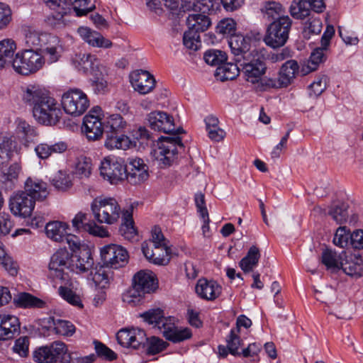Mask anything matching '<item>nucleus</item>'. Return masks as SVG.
<instances>
[{
	"label": "nucleus",
	"instance_id": "nucleus-55",
	"mask_svg": "<svg viewBox=\"0 0 363 363\" xmlns=\"http://www.w3.org/2000/svg\"><path fill=\"white\" fill-rule=\"evenodd\" d=\"M203 58L207 64L218 67L221 65L227 60L225 52L218 50H210L206 51Z\"/></svg>",
	"mask_w": 363,
	"mask_h": 363
},
{
	"label": "nucleus",
	"instance_id": "nucleus-42",
	"mask_svg": "<svg viewBox=\"0 0 363 363\" xmlns=\"http://www.w3.org/2000/svg\"><path fill=\"white\" fill-rule=\"evenodd\" d=\"M122 220L123 223L119 228L121 234L128 240L133 239L136 235L133 218V206L123 211Z\"/></svg>",
	"mask_w": 363,
	"mask_h": 363
},
{
	"label": "nucleus",
	"instance_id": "nucleus-43",
	"mask_svg": "<svg viewBox=\"0 0 363 363\" xmlns=\"http://www.w3.org/2000/svg\"><path fill=\"white\" fill-rule=\"evenodd\" d=\"M260 256L259 249L252 245L250 247L246 256L240 261L239 266L245 273L250 272L257 265Z\"/></svg>",
	"mask_w": 363,
	"mask_h": 363
},
{
	"label": "nucleus",
	"instance_id": "nucleus-45",
	"mask_svg": "<svg viewBox=\"0 0 363 363\" xmlns=\"http://www.w3.org/2000/svg\"><path fill=\"white\" fill-rule=\"evenodd\" d=\"M291 16L296 19H303L311 14L310 4L306 0H294L290 6Z\"/></svg>",
	"mask_w": 363,
	"mask_h": 363
},
{
	"label": "nucleus",
	"instance_id": "nucleus-34",
	"mask_svg": "<svg viewBox=\"0 0 363 363\" xmlns=\"http://www.w3.org/2000/svg\"><path fill=\"white\" fill-rule=\"evenodd\" d=\"M186 23L189 27L188 30L199 34L210 27L211 21L204 13H191L187 17Z\"/></svg>",
	"mask_w": 363,
	"mask_h": 363
},
{
	"label": "nucleus",
	"instance_id": "nucleus-40",
	"mask_svg": "<svg viewBox=\"0 0 363 363\" xmlns=\"http://www.w3.org/2000/svg\"><path fill=\"white\" fill-rule=\"evenodd\" d=\"M16 123L17 133L22 141H23L25 145L28 146V144L33 143L38 135L36 129L21 118H18Z\"/></svg>",
	"mask_w": 363,
	"mask_h": 363
},
{
	"label": "nucleus",
	"instance_id": "nucleus-60",
	"mask_svg": "<svg viewBox=\"0 0 363 363\" xmlns=\"http://www.w3.org/2000/svg\"><path fill=\"white\" fill-rule=\"evenodd\" d=\"M216 33L223 35H234L236 30V23L233 18H224L216 26Z\"/></svg>",
	"mask_w": 363,
	"mask_h": 363
},
{
	"label": "nucleus",
	"instance_id": "nucleus-49",
	"mask_svg": "<svg viewBox=\"0 0 363 363\" xmlns=\"http://www.w3.org/2000/svg\"><path fill=\"white\" fill-rule=\"evenodd\" d=\"M106 268L107 267L104 264L96 266L94 272H91L93 281L101 289L108 286L111 278L110 272Z\"/></svg>",
	"mask_w": 363,
	"mask_h": 363
},
{
	"label": "nucleus",
	"instance_id": "nucleus-19",
	"mask_svg": "<svg viewBox=\"0 0 363 363\" xmlns=\"http://www.w3.org/2000/svg\"><path fill=\"white\" fill-rule=\"evenodd\" d=\"M72 225L79 232H88L91 235L100 238L108 236L107 230L88 219L86 213L81 212L77 213L72 220Z\"/></svg>",
	"mask_w": 363,
	"mask_h": 363
},
{
	"label": "nucleus",
	"instance_id": "nucleus-53",
	"mask_svg": "<svg viewBox=\"0 0 363 363\" xmlns=\"http://www.w3.org/2000/svg\"><path fill=\"white\" fill-rule=\"evenodd\" d=\"M67 7L72 6L77 16H82L95 9V5L89 6V0H66Z\"/></svg>",
	"mask_w": 363,
	"mask_h": 363
},
{
	"label": "nucleus",
	"instance_id": "nucleus-23",
	"mask_svg": "<svg viewBox=\"0 0 363 363\" xmlns=\"http://www.w3.org/2000/svg\"><path fill=\"white\" fill-rule=\"evenodd\" d=\"M20 321L15 315H0V341L13 338L20 333Z\"/></svg>",
	"mask_w": 363,
	"mask_h": 363
},
{
	"label": "nucleus",
	"instance_id": "nucleus-15",
	"mask_svg": "<svg viewBox=\"0 0 363 363\" xmlns=\"http://www.w3.org/2000/svg\"><path fill=\"white\" fill-rule=\"evenodd\" d=\"M35 202L23 191L15 193L9 200V208L15 216L26 218L31 215Z\"/></svg>",
	"mask_w": 363,
	"mask_h": 363
},
{
	"label": "nucleus",
	"instance_id": "nucleus-47",
	"mask_svg": "<svg viewBox=\"0 0 363 363\" xmlns=\"http://www.w3.org/2000/svg\"><path fill=\"white\" fill-rule=\"evenodd\" d=\"M142 251L146 259L155 264L165 265L169 262V255H166L164 252L161 255L159 253V250L155 249L154 251L145 242L142 244Z\"/></svg>",
	"mask_w": 363,
	"mask_h": 363
},
{
	"label": "nucleus",
	"instance_id": "nucleus-31",
	"mask_svg": "<svg viewBox=\"0 0 363 363\" xmlns=\"http://www.w3.org/2000/svg\"><path fill=\"white\" fill-rule=\"evenodd\" d=\"M43 1L50 9L54 11V13L48 17L50 23L57 25L62 23L64 16L69 10V7H67L66 0H43Z\"/></svg>",
	"mask_w": 363,
	"mask_h": 363
},
{
	"label": "nucleus",
	"instance_id": "nucleus-30",
	"mask_svg": "<svg viewBox=\"0 0 363 363\" xmlns=\"http://www.w3.org/2000/svg\"><path fill=\"white\" fill-rule=\"evenodd\" d=\"M239 329H231L229 335L227 337V345H219L218 347V354L220 357H225L230 353L234 356H240L238 351L241 345L242 340L239 336Z\"/></svg>",
	"mask_w": 363,
	"mask_h": 363
},
{
	"label": "nucleus",
	"instance_id": "nucleus-33",
	"mask_svg": "<svg viewBox=\"0 0 363 363\" xmlns=\"http://www.w3.org/2000/svg\"><path fill=\"white\" fill-rule=\"evenodd\" d=\"M238 62H225L216 68L215 76L217 79L224 82L235 79L241 73V67Z\"/></svg>",
	"mask_w": 363,
	"mask_h": 363
},
{
	"label": "nucleus",
	"instance_id": "nucleus-46",
	"mask_svg": "<svg viewBox=\"0 0 363 363\" xmlns=\"http://www.w3.org/2000/svg\"><path fill=\"white\" fill-rule=\"evenodd\" d=\"M47 236L56 242H63L66 235L65 224L60 221H53L45 226Z\"/></svg>",
	"mask_w": 363,
	"mask_h": 363
},
{
	"label": "nucleus",
	"instance_id": "nucleus-26",
	"mask_svg": "<svg viewBox=\"0 0 363 363\" xmlns=\"http://www.w3.org/2000/svg\"><path fill=\"white\" fill-rule=\"evenodd\" d=\"M81 38L89 45L93 47L108 48L112 46V43L105 38L101 33L87 27H80L77 30Z\"/></svg>",
	"mask_w": 363,
	"mask_h": 363
},
{
	"label": "nucleus",
	"instance_id": "nucleus-50",
	"mask_svg": "<svg viewBox=\"0 0 363 363\" xmlns=\"http://www.w3.org/2000/svg\"><path fill=\"white\" fill-rule=\"evenodd\" d=\"M48 323L54 326V330L58 335L71 336L75 332L74 325L69 321L60 319L55 320L53 317H49Z\"/></svg>",
	"mask_w": 363,
	"mask_h": 363
},
{
	"label": "nucleus",
	"instance_id": "nucleus-14",
	"mask_svg": "<svg viewBox=\"0 0 363 363\" xmlns=\"http://www.w3.org/2000/svg\"><path fill=\"white\" fill-rule=\"evenodd\" d=\"M100 174L111 184H117L127 177L125 165L114 158H105L100 166Z\"/></svg>",
	"mask_w": 363,
	"mask_h": 363
},
{
	"label": "nucleus",
	"instance_id": "nucleus-10",
	"mask_svg": "<svg viewBox=\"0 0 363 363\" xmlns=\"http://www.w3.org/2000/svg\"><path fill=\"white\" fill-rule=\"evenodd\" d=\"M72 257L73 255L66 248L57 250L52 255L49 263L50 276L60 280H67L69 276L67 271H74Z\"/></svg>",
	"mask_w": 363,
	"mask_h": 363
},
{
	"label": "nucleus",
	"instance_id": "nucleus-12",
	"mask_svg": "<svg viewBox=\"0 0 363 363\" xmlns=\"http://www.w3.org/2000/svg\"><path fill=\"white\" fill-rule=\"evenodd\" d=\"M128 253L121 245L111 244L101 249L103 264L108 268L118 269L125 267L128 262Z\"/></svg>",
	"mask_w": 363,
	"mask_h": 363
},
{
	"label": "nucleus",
	"instance_id": "nucleus-57",
	"mask_svg": "<svg viewBox=\"0 0 363 363\" xmlns=\"http://www.w3.org/2000/svg\"><path fill=\"white\" fill-rule=\"evenodd\" d=\"M150 138L151 135L149 131L145 127L142 126L133 128L130 132V137H129L130 143H133L135 145H136L137 143L140 145L147 144Z\"/></svg>",
	"mask_w": 363,
	"mask_h": 363
},
{
	"label": "nucleus",
	"instance_id": "nucleus-22",
	"mask_svg": "<svg viewBox=\"0 0 363 363\" xmlns=\"http://www.w3.org/2000/svg\"><path fill=\"white\" fill-rule=\"evenodd\" d=\"M23 191L35 202L44 200L49 194L47 183L36 177H28L26 180Z\"/></svg>",
	"mask_w": 363,
	"mask_h": 363
},
{
	"label": "nucleus",
	"instance_id": "nucleus-1",
	"mask_svg": "<svg viewBox=\"0 0 363 363\" xmlns=\"http://www.w3.org/2000/svg\"><path fill=\"white\" fill-rule=\"evenodd\" d=\"M147 120L152 129L174 135L160 138L158 147L153 151V157L160 167L167 168L177 158L178 149L184 147L179 136L184 133V130L181 127L176 129L172 116L164 111H152L147 115Z\"/></svg>",
	"mask_w": 363,
	"mask_h": 363
},
{
	"label": "nucleus",
	"instance_id": "nucleus-20",
	"mask_svg": "<svg viewBox=\"0 0 363 363\" xmlns=\"http://www.w3.org/2000/svg\"><path fill=\"white\" fill-rule=\"evenodd\" d=\"M130 82L135 91L141 94H146L152 91L156 81L147 71L136 70L130 74Z\"/></svg>",
	"mask_w": 363,
	"mask_h": 363
},
{
	"label": "nucleus",
	"instance_id": "nucleus-13",
	"mask_svg": "<svg viewBox=\"0 0 363 363\" xmlns=\"http://www.w3.org/2000/svg\"><path fill=\"white\" fill-rule=\"evenodd\" d=\"M299 66L296 60H290L284 62L281 67L278 78H269L267 80V87L271 88H282L287 87L294 80L296 75L298 72Z\"/></svg>",
	"mask_w": 363,
	"mask_h": 363
},
{
	"label": "nucleus",
	"instance_id": "nucleus-58",
	"mask_svg": "<svg viewBox=\"0 0 363 363\" xmlns=\"http://www.w3.org/2000/svg\"><path fill=\"white\" fill-rule=\"evenodd\" d=\"M328 77L325 75L319 76L309 86V96L317 98L327 88Z\"/></svg>",
	"mask_w": 363,
	"mask_h": 363
},
{
	"label": "nucleus",
	"instance_id": "nucleus-7",
	"mask_svg": "<svg viewBox=\"0 0 363 363\" xmlns=\"http://www.w3.org/2000/svg\"><path fill=\"white\" fill-rule=\"evenodd\" d=\"M292 20L289 16L272 21L267 28L264 41L267 45L277 48L284 46L289 39Z\"/></svg>",
	"mask_w": 363,
	"mask_h": 363
},
{
	"label": "nucleus",
	"instance_id": "nucleus-52",
	"mask_svg": "<svg viewBox=\"0 0 363 363\" xmlns=\"http://www.w3.org/2000/svg\"><path fill=\"white\" fill-rule=\"evenodd\" d=\"M13 140L8 138H0V168L6 165L13 154Z\"/></svg>",
	"mask_w": 363,
	"mask_h": 363
},
{
	"label": "nucleus",
	"instance_id": "nucleus-11",
	"mask_svg": "<svg viewBox=\"0 0 363 363\" xmlns=\"http://www.w3.org/2000/svg\"><path fill=\"white\" fill-rule=\"evenodd\" d=\"M62 106L67 114L79 116L86 111L89 101L86 94L80 89H70L62 95Z\"/></svg>",
	"mask_w": 363,
	"mask_h": 363
},
{
	"label": "nucleus",
	"instance_id": "nucleus-2",
	"mask_svg": "<svg viewBox=\"0 0 363 363\" xmlns=\"http://www.w3.org/2000/svg\"><path fill=\"white\" fill-rule=\"evenodd\" d=\"M23 99L33 106V117L40 124L56 125L62 116V111L57 101L38 86L28 85Z\"/></svg>",
	"mask_w": 363,
	"mask_h": 363
},
{
	"label": "nucleus",
	"instance_id": "nucleus-8",
	"mask_svg": "<svg viewBox=\"0 0 363 363\" xmlns=\"http://www.w3.org/2000/svg\"><path fill=\"white\" fill-rule=\"evenodd\" d=\"M45 62V60L42 54L33 49H27L16 55L13 61V67L16 72L28 75L40 70Z\"/></svg>",
	"mask_w": 363,
	"mask_h": 363
},
{
	"label": "nucleus",
	"instance_id": "nucleus-24",
	"mask_svg": "<svg viewBox=\"0 0 363 363\" xmlns=\"http://www.w3.org/2000/svg\"><path fill=\"white\" fill-rule=\"evenodd\" d=\"M21 171L22 165L21 162H16L11 164L6 172L0 173V188L6 191L13 190Z\"/></svg>",
	"mask_w": 363,
	"mask_h": 363
},
{
	"label": "nucleus",
	"instance_id": "nucleus-64",
	"mask_svg": "<svg viewBox=\"0 0 363 363\" xmlns=\"http://www.w3.org/2000/svg\"><path fill=\"white\" fill-rule=\"evenodd\" d=\"M327 50V48H323L321 45L320 48H317L312 52L308 63V68L310 71H315L318 65L324 61L325 59L324 50Z\"/></svg>",
	"mask_w": 363,
	"mask_h": 363
},
{
	"label": "nucleus",
	"instance_id": "nucleus-62",
	"mask_svg": "<svg viewBox=\"0 0 363 363\" xmlns=\"http://www.w3.org/2000/svg\"><path fill=\"white\" fill-rule=\"evenodd\" d=\"M350 235L345 226H340L337 229L333 242L336 246L344 248L348 245L349 242L350 243Z\"/></svg>",
	"mask_w": 363,
	"mask_h": 363
},
{
	"label": "nucleus",
	"instance_id": "nucleus-4",
	"mask_svg": "<svg viewBox=\"0 0 363 363\" xmlns=\"http://www.w3.org/2000/svg\"><path fill=\"white\" fill-rule=\"evenodd\" d=\"M158 288L156 276L150 271L140 270L133 277L132 289L123 295V301L131 306L140 304L147 294Z\"/></svg>",
	"mask_w": 363,
	"mask_h": 363
},
{
	"label": "nucleus",
	"instance_id": "nucleus-48",
	"mask_svg": "<svg viewBox=\"0 0 363 363\" xmlns=\"http://www.w3.org/2000/svg\"><path fill=\"white\" fill-rule=\"evenodd\" d=\"M348 204L345 202L334 203L331 205L328 214L337 224H342L348 217Z\"/></svg>",
	"mask_w": 363,
	"mask_h": 363
},
{
	"label": "nucleus",
	"instance_id": "nucleus-59",
	"mask_svg": "<svg viewBox=\"0 0 363 363\" xmlns=\"http://www.w3.org/2000/svg\"><path fill=\"white\" fill-rule=\"evenodd\" d=\"M0 264L4 269L12 276H15L18 273L17 264L14 262L11 257L6 255L2 243L0 242Z\"/></svg>",
	"mask_w": 363,
	"mask_h": 363
},
{
	"label": "nucleus",
	"instance_id": "nucleus-54",
	"mask_svg": "<svg viewBox=\"0 0 363 363\" xmlns=\"http://www.w3.org/2000/svg\"><path fill=\"white\" fill-rule=\"evenodd\" d=\"M323 28V23L319 18L309 16L308 19L305 23L303 29V37L309 39L311 35H318L320 33Z\"/></svg>",
	"mask_w": 363,
	"mask_h": 363
},
{
	"label": "nucleus",
	"instance_id": "nucleus-39",
	"mask_svg": "<svg viewBox=\"0 0 363 363\" xmlns=\"http://www.w3.org/2000/svg\"><path fill=\"white\" fill-rule=\"evenodd\" d=\"M67 145L64 142L55 144L40 143L35 147L37 156L42 160L48 159L52 154L62 153L66 151Z\"/></svg>",
	"mask_w": 363,
	"mask_h": 363
},
{
	"label": "nucleus",
	"instance_id": "nucleus-3",
	"mask_svg": "<svg viewBox=\"0 0 363 363\" xmlns=\"http://www.w3.org/2000/svg\"><path fill=\"white\" fill-rule=\"evenodd\" d=\"M241 67V74L243 79L252 84L260 91L268 89L267 80L269 78L263 77L267 71V65L264 57L256 50H252V54L239 62Z\"/></svg>",
	"mask_w": 363,
	"mask_h": 363
},
{
	"label": "nucleus",
	"instance_id": "nucleus-37",
	"mask_svg": "<svg viewBox=\"0 0 363 363\" xmlns=\"http://www.w3.org/2000/svg\"><path fill=\"white\" fill-rule=\"evenodd\" d=\"M13 301L17 306L23 308H43L46 306L45 301L27 292L15 296Z\"/></svg>",
	"mask_w": 363,
	"mask_h": 363
},
{
	"label": "nucleus",
	"instance_id": "nucleus-29",
	"mask_svg": "<svg viewBox=\"0 0 363 363\" xmlns=\"http://www.w3.org/2000/svg\"><path fill=\"white\" fill-rule=\"evenodd\" d=\"M340 267L348 276L359 278L363 275V260L355 255L347 256L344 253V259Z\"/></svg>",
	"mask_w": 363,
	"mask_h": 363
},
{
	"label": "nucleus",
	"instance_id": "nucleus-18",
	"mask_svg": "<svg viewBox=\"0 0 363 363\" xmlns=\"http://www.w3.org/2000/svg\"><path fill=\"white\" fill-rule=\"evenodd\" d=\"M228 45L233 55V61L239 62L245 57L252 54L251 48V39L242 35H234L229 38Z\"/></svg>",
	"mask_w": 363,
	"mask_h": 363
},
{
	"label": "nucleus",
	"instance_id": "nucleus-61",
	"mask_svg": "<svg viewBox=\"0 0 363 363\" xmlns=\"http://www.w3.org/2000/svg\"><path fill=\"white\" fill-rule=\"evenodd\" d=\"M183 43L186 48L196 51L201 46L200 35L187 30L184 33Z\"/></svg>",
	"mask_w": 363,
	"mask_h": 363
},
{
	"label": "nucleus",
	"instance_id": "nucleus-9",
	"mask_svg": "<svg viewBox=\"0 0 363 363\" xmlns=\"http://www.w3.org/2000/svg\"><path fill=\"white\" fill-rule=\"evenodd\" d=\"M96 220L101 223H116L121 213V208L113 198L95 199L91 206Z\"/></svg>",
	"mask_w": 363,
	"mask_h": 363
},
{
	"label": "nucleus",
	"instance_id": "nucleus-21",
	"mask_svg": "<svg viewBox=\"0 0 363 363\" xmlns=\"http://www.w3.org/2000/svg\"><path fill=\"white\" fill-rule=\"evenodd\" d=\"M82 130L89 140H99L104 133V123L99 115L89 113L84 117Z\"/></svg>",
	"mask_w": 363,
	"mask_h": 363
},
{
	"label": "nucleus",
	"instance_id": "nucleus-63",
	"mask_svg": "<svg viewBox=\"0 0 363 363\" xmlns=\"http://www.w3.org/2000/svg\"><path fill=\"white\" fill-rule=\"evenodd\" d=\"M58 292L60 296L68 303L80 308L83 307L80 297L70 289L61 286L58 289Z\"/></svg>",
	"mask_w": 363,
	"mask_h": 363
},
{
	"label": "nucleus",
	"instance_id": "nucleus-5",
	"mask_svg": "<svg viewBox=\"0 0 363 363\" xmlns=\"http://www.w3.org/2000/svg\"><path fill=\"white\" fill-rule=\"evenodd\" d=\"M104 123L106 137L105 147L109 150L128 147L130 140L129 137L124 134L127 123L123 118L118 114H113Z\"/></svg>",
	"mask_w": 363,
	"mask_h": 363
},
{
	"label": "nucleus",
	"instance_id": "nucleus-27",
	"mask_svg": "<svg viewBox=\"0 0 363 363\" xmlns=\"http://www.w3.org/2000/svg\"><path fill=\"white\" fill-rule=\"evenodd\" d=\"M161 333L167 340L174 343L190 339L192 336L190 329L187 328L181 329L176 327L172 317V320L168 322Z\"/></svg>",
	"mask_w": 363,
	"mask_h": 363
},
{
	"label": "nucleus",
	"instance_id": "nucleus-17",
	"mask_svg": "<svg viewBox=\"0 0 363 363\" xmlns=\"http://www.w3.org/2000/svg\"><path fill=\"white\" fill-rule=\"evenodd\" d=\"M116 338L121 345L138 349L141 345H145L146 334L143 330L140 328H125L118 332Z\"/></svg>",
	"mask_w": 363,
	"mask_h": 363
},
{
	"label": "nucleus",
	"instance_id": "nucleus-28",
	"mask_svg": "<svg viewBox=\"0 0 363 363\" xmlns=\"http://www.w3.org/2000/svg\"><path fill=\"white\" fill-rule=\"evenodd\" d=\"M145 322L152 325L153 328H157L160 333L169 321L172 320V317H165L163 310L157 308H151L140 315Z\"/></svg>",
	"mask_w": 363,
	"mask_h": 363
},
{
	"label": "nucleus",
	"instance_id": "nucleus-32",
	"mask_svg": "<svg viewBox=\"0 0 363 363\" xmlns=\"http://www.w3.org/2000/svg\"><path fill=\"white\" fill-rule=\"evenodd\" d=\"M42 55L45 57H47V60L49 63L57 62L61 55L62 47L60 45L59 38L53 35H51L48 41L45 43L43 48H40Z\"/></svg>",
	"mask_w": 363,
	"mask_h": 363
},
{
	"label": "nucleus",
	"instance_id": "nucleus-35",
	"mask_svg": "<svg viewBox=\"0 0 363 363\" xmlns=\"http://www.w3.org/2000/svg\"><path fill=\"white\" fill-rule=\"evenodd\" d=\"M72 259L74 271L77 269L80 272H86L94 265V259L88 247H83L78 252V255H73Z\"/></svg>",
	"mask_w": 363,
	"mask_h": 363
},
{
	"label": "nucleus",
	"instance_id": "nucleus-44",
	"mask_svg": "<svg viewBox=\"0 0 363 363\" xmlns=\"http://www.w3.org/2000/svg\"><path fill=\"white\" fill-rule=\"evenodd\" d=\"M51 34L45 33H40L35 30L28 29L26 33L25 43L30 49L36 48L40 49L43 47L45 43Z\"/></svg>",
	"mask_w": 363,
	"mask_h": 363
},
{
	"label": "nucleus",
	"instance_id": "nucleus-41",
	"mask_svg": "<svg viewBox=\"0 0 363 363\" xmlns=\"http://www.w3.org/2000/svg\"><path fill=\"white\" fill-rule=\"evenodd\" d=\"M344 253L337 255L336 252L326 249L322 253L321 262L328 270L335 273L340 269V265L344 259Z\"/></svg>",
	"mask_w": 363,
	"mask_h": 363
},
{
	"label": "nucleus",
	"instance_id": "nucleus-38",
	"mask_svg": "<svg viewBox=\"0 0 363 363\" xmlns=\"http://www.w3.org/2000/svg\"><path fill=\"white\" fill-rule=\"evenodd\" d=\"M261 12L264 18L272 21H278L287 16L284 7L280 3L276 1L264 2L261 8Z\"/></svg>",
	"mask_w": 363,
	"mask_h": 363
},
{
	"label": "nucleus",
	"instance_id": "nucleus-56",
	"mask_svg": "<svg viewBox=\"0 0 363 363\" xmlns=\"http://www.w3.org/2000/svg\"><path fill=\"white\" fill-rule=\"evenodd\" d=\"M152 242L156 250H162L166 255L170 253V249L168 247L166 240L162 233L160 228L155 227L152 231Z\"/></svg>",
	"mask_w": 363,
	"mask_h": 363
},
{
	"label": "nucleus",
	"instance_id": "nucleus-51",
	"mask_svg": "<svg viewBox=\"0 0 363 363\" xmlns=\"http://www.w3.org/2000/svg\"><path fill=\"white\" fill-rule=\"evenodd\" d=\"M168 345L169 344L167 342L160 337L152 336L150 337H146L145 345L143 346L146 347L147 354L155 355L164 350Z\"/></svg>",
	"mask_w": 363,
	"mask_h": 363
},
{
	"label": "nucleus",
	"instance_id": "nucleus-16",
	"mask_svg": "<svg viewBox=\"0 0 363 363\" xmlns=\"http://www.w3.org/2000/svg\"><path fill=\"white\" fill-rule=\"evenodd\" d=\"M148 166L143 159H131L125 164V174H127L125 179L131 184H140L148 179Z\"/></svg>",
	"mask_w": 363,
	"mask_h": 363
},
{
	"label": "nucleus",
	"instance_id": "nucleus-6",
	"mask_svg": "<svg viewBox=\"0 0 363 363\" xmlns=\"http://www.w3.org/2000/svg\"><path fill=\"white\" fill-rule=\"evenodd\" d=\"M33 359L38 363H72L73 358L68 353L67 345L61 341H55L42 346L33 352Z\"/></svg>",
	"mask_w": 363,
	"mask_h": 363
},
{
	"label": "nucleus",
	"instance_id": "nucleus-25",
	"mask_svg": "<svg viewBox=\"0 0 363 363\" xmlns=\"http://www.w3.org/2000/svg\"><path fill=\"white\" fill-rule=\"evenodd\" d=\"M222 288L216 281L206 279L199 280L196 286V292L199 297L208 301H213L221 294Z\"/></svg>",
	"mask_w": 363,
	"mask_h": 363
},
{
	"label": "nucleus",
	"instance_id": "nucleus-36",
	"mask_svg": "<svg viewBox=\"0 0 363 363\" xmlns=\"http://www.w3.org/2000/svg\"><path fill=\"white\" fill-rule=\"evenodd\" d=\"M16 50V44L13 40L7 38L0 41V68L10 65L13 66Z\"/></svg>",
	"mask_w": 363,
	"mask_h": 363
}]
</instances>
